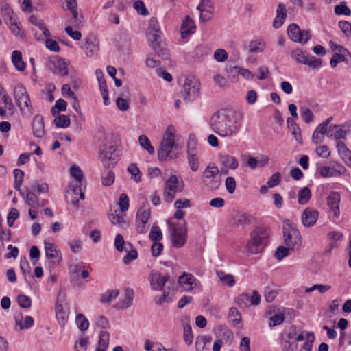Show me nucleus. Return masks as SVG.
<instances>
[{
	"label": "nucleus",
	"mask_w": 351,
	"mask_h": 351,
	"mask_svg": "<svg viewBox=\"0 0 351 351\" xmlns=\"http://www.w3.org/2000/svg\"><path fill=\"white\" fill-rule=\"evenodd\" d=\"M183 189L184 183L182 182L179 183L176 176H170L165 182L164 200L168 203L171 202L176 197V193L182 191Z\"/></svg>",
	"instance_id": "obj_10"
},
{
	"label": "nucleus",
	"mask_w": 351,
	"mask_h": 351,
	"mask_svg": "<svg viewBox=\"0 0 351 351\" xmlns=\"http://www.w3.org/2000/svg\"><path fill=\"white\" fill-rule=\"evenodd\" d=\"M110 335L108 331L102 330L99 333L98 346L108 348L109 345Z\"/></svg>",
	"instance_id": "obj_53"
},
{
	"label": "nucleus",
	"mask_w": 351,
	"mask_h": 351,
	"mask_svg": "<svg viewBox=\"0 0 351 351\" xmlns=\"http://www.w3.org/2000/svg\"><path fill=\"white\" fill-rule=\"evenodd\" d=\"M232 70H234L237 73L242 75L246 79H252L253 74L248 69H243L239 66H233V67H226L227 72H230Z\"/></svg>",
	"instance_id": "obj_50"
},
{
	"label": "nucleus",
	"mask_w": 351,
	"mask_h": 351,
	"mask_svg": "<svg viewBox=\"0 0 351 351\" xmlns=\"http://www.w3.org/2000/svg\"><path fill=\"white\" fill-rule=\"evenodd\" d=\"M199 93V83L195 77H186L184 80L181 95L186 102L197 98Z\"/></svg>",
	"instance_id": "obj_9"
},
{
	"label": "nucleus",
	"mask_w": 351,
	"mask_h": 351,
	"mask_svg": "<svg viewBox=\"0 0 351 351\" xmlns=\"http://www.w3.org/2000/svg\"><path fill=\"white\" fill-rule=\"evenodd\" d=\"M319 213L314 208L307 207L301 215L302 225L306 228L313 227L319 218Z\"/></svg>",
	"instance_id": "obj_14"
},
{
	"label": "nucleus",
	"mask_w": 351,
	"mask_h": 351,
	"mask_svg": "<svg viewBox=\"0 0 351 351\" xmlns=\"http://www.w3.org/2000/svg\"><path fill=\"white\" fill-rule=\"evenodd\" d=\"M89 343L88 338L84 337V333L81 335L79 341L75 343V349L76 351H86L87 346Z\"/></svg>",
	"instance_id": "obj_49"
},
{
	"label": "nucleus",
	"mask_w": 351,
	"mask_h": 351,
	"mask_svg": "<svg viewBox=\"0 0 351 351\" xmlns=\"http://www.w3.org/2000/svg\"><path fill=\"white\" fill-rule=\"evenodd\" d=\"M150 217L149 208L145 205L142 206L136 213V228L139 234H144L147 230V223Z\"/></svg>",
	"instance_id": "obj_13"
},
{
	"label": "nucleus",
	"mask_w": 351,
	"mask_h": 351,
	"mask_svg": "<svg viewBox=\"0 0 351 351\" xmlns=\"http://www.w3.org/2000/svg\"><path fill=\"white\" fill-rule=\"evenodd\" d=\"M14 189L16 191H20L21 186L23 181L24 172L19 169L14 170Z\"/></svg>",
	"instance_id": "obj_48"
},
{
	"label": "nucleus",
	"mask_w": 351,
	"mask_h": 351,
	"mask_svg": "<svg viewBox=\"0 0 351 351\" xmlns=\"http://www.w3.org/2000/svg\"><path fill=\"white\" fill-rule=\"evenodd\" d=\"M1 16L6 21L9 23L12 20L16 19L14 14V11L9 4H4L1 9Z\"/></svg>",
	"instance_id": "obj_36"
},
{
	"label": "nucleus",
	"mask_w": 351,
	"mask_h": 351,
	"mask_svg": "<svg viewBox=\"0 0 351 351\" xmlns=\"http://www.w3.org/2000/svg\"><path fill=\"white\" fill-rule=\"evenodd\" d=\"M249 293H242L235 299V303L241 308H245L250 306Z\"/></svg>",
	"instance_id": "obj_46"
},
{
	"label": "nucleus",
	"mask_w": 351,
	"mask_h": 351,
	"mask_svg": "<svg viewBox=\"0 0 351 351\" xmlns=\"http://www.w3.org/2000/svg\"><path fill=\"white\" fill-rule=\"evenodd\" d=\"M66 294L64 292H59L56 304V317L59 324L62 326L64 325L67 318L66 313L63 308V302L65 300Z\"/></svg>",
	"instance_id": "obj_17"
},
{
	"label": "nucleus",
	"mask_w": 351,
	"mask_h": 351,
	"mask_svg": "<svg viewBox=\"0 0 351 351\" xmlns=\"http://www.w3.org/2000/svg\"><path fill=\"white\" fill-rule=\"evenodd\" d=\"M130 40L125 34L119 36L117 40V47L123 53H128L129 51Z\"/></svg>",
	"instance_id": "obj_38"
},
{
	"label": "nucleus",
	"mask_w": 351,
	"mask_h": 351,
	"mask_svg": "<svg viewBox=\"0 0 351 351\" xmlns=\"http://www.w3.org/2000/svg\"><path fill=\"white\" fill-rule=\"evenodd\" d=\"M346 171V167L338 162L334 163L331 167H323L320 169L319 173L322 177L328 178L338 176Z\"/></svg>",
	"instance_id": "obj_15"
},
{
	"label": "nucleus",
	"mask_w": 351,
	"mask_h": 351,
	"mask_svg": "<svg viewBox=\"0 0 351 351\" xmlns=\"http://www.w3.org/2000/svg\"><path fill=\"white\" fill-rule=\"evenodd\" d=\"M290 250H291V249H289V247H285L283 245L278 246L275 252L274 257L278 261H281L289 255Z\"/></svg>",
	"instance_id": "obj_47"
},
{
	"label": "nucleus",
	"mask_w": 351,
	"mask_h": 351,
	"mask_svg": "<svg viewBox=\"0 0 351 351\" xmlns=\"http://www.w3.org/2000/svg\"><path fill=\"white\" fill-rule=\"evenodd\" d=\"M213 6L210 0H201L200 3L197 7V9L200 12H209L211 13Z\"/></svg>",
	"instance_id": "obj_57"
},
{
	"label": "nucleus",
	"mask_w": 351,
	"mask_h": 351,
	"mask_svg": "<svg viewBox=\"0 0 351 351\" xmlns=\"http://www.w3.org/2000/svg\"><path fill=\"white\" fill-rule=\"evenodd\" d=\"M243 114L232 108H222L210 118V126L220 136H232L239 132Z\"/></svg>",
	"instance_id": "obj_1"
},
{
	"label": "nucleus",
	"mask_w": 351,
	"mask_h": 351,
	"mask_svg": "<svg viewBox=\"0 0 351 351\" xmlns=\"http://www.w3.org/2000/svg\"><path fill=\"white\" fill-rule=\"evenodd\" d=\"M32 126L34 136L41 138L45 135V124L41 115L37 114L34 117Z\"/></svg>",
	"instance_id": "obj_23"
},
{
	"label": "nucleus",
	"mask_w": 351,
	"mask_h": 351,
	"mask_svg": "<svg viewBox=\"0 0 351 351\" xmlns=\"http://www.w3.org/2000/svg\"><path fill=\"white\" fill-rule=\"evenodd\" d=\"M70 173L71 176L75 179V182L82 183L84 179V174L78 166L75 165L71 166L70 168Z\"/></svg>",
	"instance_id": "obj_44"
},
{
	"label": "nucleus",
	"mask_w": 351,
	"mask_h": 351,
	"mask_svg": "<svg viewBox=\"0 0 351 351\" xmlns=\"http://www.w3.org/2000/svg\"><path fill=\"white\" fill-rule=\"evenodd\" d=\"M217 275L219 280L224 284H226L230 287H233L234 285L235 280L232 275L226 274L222 271H217Z\"/></svg>",
	"instance_id": "obj_40"
},
{
	"label": "nucleus",
	"mask_w": 351,
	"mask_h": 351,
	"mask_svg": "<svg viewBox=\"0 0 351 351\" xmlns=\"http://www.w3.org/2000/svg\"><path fill=\"white\" fill-rule=\"evenodd\" d=\"M346 56H344L343 53H335L330 59V66L335 68L338 63L347 61Z\"/></svg>",
	"instance_id": "obj_60"
},
{
	"label": "nucleus",
	"mask_w": 351,
	"mask_h": 351,
	"mask_svg": "<svg viewBox=\"0 0 351 351\" xmlns=\"http://www.w3.org/2000/svg\"><path fill=\"white\" fill-rule=\"evenodd\" d=\"M349 130L344 125H330L328 128L327 136H333L335 140L346 138Z\"/></svg>",
	"instance_id": "obj_21"
},
{
	"label": "nucleus",
	"mask_w": 351,
	"mask_h": 351,
	"mask_svg": "<svg viewBox=\"0 0 351 351\" xmlns=\"http://www.w3.org/2000/svg\"><path fill=\"white\" fill-rule=\"evenodd\" d=\"M169 276H162L158 272L152 274L150 285L154 290H162L165 285L169 280Z\"/></svg>",
	"instance_id": "obj_19"
},
{
	"label": "nucleus",
	"mask_w": 351,
	"mask_h": 351,
	"mask_svg": "<svg viewBox=\"0 0 351 351\" xmlns=\"http://www.w3.org/2000/svg\"><path fill=\"white\" fill-rule=\"evenodd\" d=\"M127 171L131 174V178L136 182H140L141 181V174L136 164L131 163L128 167Z\"/></svg>",
	"instance_id": "obj_39"
},
{
	"label": "nucleus",
	"mask_w": 351,
	"mask_h": 351,
	"mask_svg": "<svg viewBox=\"0 0 351 351\" xmlns=\"http://www.w3.org/2000/svg\"><path fill=\"white\" fill-rule=\"evenodd\" d=\"M76 323L82 331L86 330L89 327V322L82 314H78L76 316Z\"/></svg>",
	"instance_id": "obj_55"
},
{
	"label": "nucleus",
	"mask_w": 351,
	"mask_h": 351,
	"mask_svg": "<svg viewBox=\"0 0 351 351\" xmlns=\"http://www.w3.org/2000/svg\"><path fill=\"white\" fill-rule=\"evenodd\" d=\"M219 161L223 165L230 169H236L239 167L237 160L232 156L224 154L219 156Z\"/></svg>",
	"instance_id": "obj_29"
},
{
	"label": "nucleus",
	"mask_w": 351,
	"mask_h": 351,
	"mask_svg": "<svg viewBox=\"0 0 351 351\" xmlns=\"http://www.w3.org/2000/svg\"><path fill=\"white\" fill-rule=\"evenodd\" d=\"M179 284L183 289L189 291H191L194 286L196 285L195 278L191 274L184 272L178 278Z\"/></svg>",
	"instance_id": "obj_25"
},
{
	"label": "nucleus",
	"mask_w": 351,
	"mask_h": 351,
	"mask_svg": "<svg viewBox=\"0 0 351 351\" xmlns=\"http://www.w3.org/2000/svg\"><path fill=\"white\" fill-rule=\"evenodd\" d=\"M193 339L192 328L190 325L186 324L184 327V340L187 345L192 343Z\"/></svg>",
	"instance_id": "obj_61"
},
{
	"label": "nucleus",
	"mask_w": 351,
	"mask_h": 351,
	"mask_svg": "<svg viewBox=\"0 0 351 351\" xmlns=\"http://www.w3.org/2000/svg\"><path fill=\"white\" fill-rule=\"evenodd\" d=\"M149 237V239L154 242L160 240L162 238V234L160 228L157 226H153L151 228Z\"/></svg>",
	"instance_id": "obj_56"
},
{
	"label": "nucleus",
	"mask_w": 351,
	"mask_h": 351,
	"mask_svg": "<svg viewBox=\"0 0 351 351\" xmlns=\"http://www.w3.org/2000/svg\"><path fill=\"white\" fill-rule=\"evenodd\" d=\"M134 297V291L130 288L125 289L124 291V298L120 300L115 304V307L119 309H125L129 308L132 304Z\"/></svg>",
	"instance_id": "obj_24"
},
{
	"label": "nucleus",
	"mask_w": 351,
	"mask_h": 351,
	"mask_svg": "<svg viewBox=\"0 0 351 351\" xmlns=\"http://www.w3.org/2000/svg\"><path fill=\"white\" fill-rule=\"evenodd\" d=\"M307 341L304 343L302 350L300 351H311L313 346V343L315 339L313 332H310L306 336Z\"/></svg>",
	"instance_id": "obj_63"
},
{
	"label": "nucleus",
	"mask_w": 351,
	"mask_h": 351,
	"mask_svg": "<svg viewBox=\"0 0 351 351\" xmlns=\"http://www.w3.org/2000/svg\"><path fill=\"white\" fill-rule=\"evenodd\" d=\"M195 28V25L194 21L190 18L189 16H186L181 27L182 36L184 37L186 35L193 33V30Z\"/></svg>",
	"instance_id": "obj_30"
},
{
	"label": "nucleus",
	"mask_w": 351,
	"mask_h": 351,
	"mask_svg": "<svg viewBox=\"0 0 351 351\" xmlns=\"http://www.w3.org/2000/svg\"><path fill=\"white\" fill-rule=\"evenodd\" d=\"M119 293L118 289L108 291L106 293L103 294L101 298V302L102 303H109L113 299L116 298Z\"/></svg>",
	"instance_id": "obj_52"
},
{
	"label": "nucleus",
	"mask_w": 351,
	"mask_h": 351,
	"mask_svg": "<svg viewBox=\"0 0 351 351\" xmlns=\"http://www.w3.org/2000/svg\"><path fill=\"white\" fill-rule=\"evenodd\" d=\"M335 13L337 15L350 16L351 14V10L346 5V3L342 1L339 5H337L335 7Z\"/></svg>",
	"instance_id": "obj_51"
},
{
	"label": "nucleus",
	"mask_w": 351,
	"mask_h": 351,
	"mask_svg": "<svg viewBox=\"0 0 351 351\" xmlns=\"http://www.w3.org/2000/svg\"><path fill=\"white\" fill-rule=\"evenodd\" d=\"M87 56H93L97 53L98 50L97 45L90 38H86L84 45L82 46Z\"/></svg>",
	"instance_id": "obj_32"
},
{
	"label": "nucleus",
	"mask_w": 351,
	"mask_h": 351,
	"mask_svg": "<svg viewBox=\"0 0 351 351\" xmlns=\"http://www.w3.org/2000/svg\"><path fill=\"white\" fill-rule=\"evenodd\" d=\"M301 116L304 119L305 123H309L313 121L314 115L311 110L308 108H301Z\"/></svg>",
	"instance_id": "obj_62"
},
{
	"label": "nucleus",
	"mask_w": 351,
	"mask_h": 351,
	"mask_svg": "<svg viewBox=\"0 0 351 351\" xmlns=\"http://www.w3.org/2000/svg\"><path fill=\"white\" fill-rule=\"evenodd\" d=\"M228 319L229 322L232 323L234 326H237L241 322V314L234 307L230 308Z\"/></svg>",
	"instance_id": "obj_33"
},
{
	"label": "nucleus",
	"mask_w": 351,
	"mask_h": 351,
	"mask_svg": "<svg viewBox=\"0 0 351 351\" xmlns=\"http://www.w3.org/2000/svg\"><path fill=\"white\" fill-rule=\"evenodd\" d=\"M14 96L15 101L22 113L32 114L33 107L29 96L26 91L25 87L22 84H18L14 87Z\"/></svg>",
	"instance_id": "obj_6"
},
{
	"label": "nucleus",
	"mask_w": 351,
	"mask_h": 351,
	"mask_svg": "<svg viewBox=\"0 0 351 351\" xmlns=\"http://www.w3.org/2000/svg\"><path fill=\"white\" fill-rule=\"evenodd\" d=\"M188 155V162L192 171L195 172L199 169V158L197 156V153H189Z\"/></svg>",
	"instance_id": "obj_43"
},
{
	"label": "nucleus",
	"mask_w": 351,
	"mask_h": 351,
	"mask_svg": "<svg viewBox=\"0 0 351 351\" xmlns=\"http://www.w3.org/2000/svg\"><path fill=\"white\" fill-rule=\"evenodd\" d=\"M48 66L54 73L62 76L68 75L67 64L62 58H54L51 59L49 62Z\"/></svg>",
	"instance_id": "obj_16"
},
{
	"label": "nucleus",
	"mask_w": 351,
	"mask_h": 351,
	"mask_svg": "<svg viewBox=\"0 0 351 351\" xmlns=\"http://www.w3.org/2000/svg\"><path fill=\"white\" fill-rule=\"evenodd\" d=\"M253 219L254 218L247 213L239 214L234 218L233 226L237 230H243L247 226H249L252 223Z\"/></svg>",
	"instance_id": "obj_22"
},
{
	"label": "nucleus",
	"mask_w": 351,
	"mask_h": 351,
	"mask_svg": "<svg viewBox=\"0 0 351 351\" xmlns=\"http://www.w3.org/2000/svg\"><path fill=\"white\" fill-rule=\"evenodd\" d=\"M291 56L298 62L304 64L313 69H318L322 66V61L312 56L306 54L305 51L295 49L291 51Z\"/></svg>",
	"instance_id": "obj_11"
},
{
	"label": "nucleus",
	"mask_w": 351,
	"mask_h": 351,
	"mask_svg": "<svg viewBox=\"0 0 351 351\" xmlns=\"http://www.w3.org/2000/svg\"><path fill=\"white\" fill-rule=\"evenodd\" d=\"M19 305L23 308H29L31 306L32 300L27 295L21 294L17 298Z\"/></svg>",
	"instance_id": "obj_58"
},
{
	"label": "nucleus",
	"mask_w": 351,
	"mask_h": 351,
	"mask_svg": "<svg viewBox=\"0 0 351 351\" xmlns=\"http://www.w3.org/2000/svg\"><path fill=\"white\" fill-rule=\"evenodd\" d=\"M216 335L217 338L219 339H221V341H228L231 337H232V332L225 325H220L217 327Z\"/></svg>",
	"instance_id": "obj_35"
},
{
	"label": "nucleus",
	"mask_w": 351,
	"mask_h": 351,
	"mask_svg": "<svg viewBox=\"0 0 351 351\" xmlns=\"http://www.w3.org/2000/svg\"><path fill=\"white\" fill-rule=\"evenodd\" d=\"M64 1L66 4V10L72 13L73 19L76 21L78 17L76 0H64Z\"/></svg>",
	"instance_id": "obj_54"
},
{
	"label": "nucleus",
	"mask_w": 351,
	"mask_h": 351,
	"mask_svg": "<svg viewBox=\"0 0 351 351\" xmlns=\"http://www.w3.org/2000/svg\"><path fill=\"white\" fill-rule=\"evenodd\" d=\"M250 239L247 243L248 251L252 254L261 252L267 245L269 230L264 226H256L250 233Z\"/></svg>",
	"instance_id": "obj_2"
},
{
	"label": "nucleus",
	"mask_w": 351,
	"mask_h": 351,
	"mask_svg": "<svg viewBox=\"0 0 351 351\" xmlns=\"http://www.w3.org/2000/svg\"><path fill=\"white\" fill-rule=\"evenodd\" d=\"M119 205L121 212H125L129 208V198L125 193H121L119 196Z\"/></svg>",
	"instance_id": "obj_59"
},
{
	"label": "nucleus",
	"mask_w": 351,
	"mask_h": 351,
	"mask_svg": "<svg viewBox=\"0 0 351 351\" xmlns=\"http://www.w3.org/2000/svg\"><path fill=\"white\" fill-rule=\"evenodd\" d=\"M339 27L341 28L343 34L349 37L351 36V23L346 21L339 22Z\"/></svg>",
	"instance_id": "obj_64"
},
{
	"label": "nucleus",
	"mask_w": 351,
	"mask_h": 351,
	"mask_svg": "<svg viewBox=\"0 0 351 351\" xmlns=\"http://www.w3.org/2000/svg\"><path fill=\"white\" fill-rule=\"evenodd\" d=\"M45 254L47 259L52 260L51 262L54 265L59 264L62 258L61 252L57 250L53 243L45 242Z\"/></svg>",
	"instance_id": "obj_18"
},
{
	"label": "nucleus",
	"mask_w": 351,
	"mask_h": 351,
	"mask_svg": "<svg viewBox=\"0 0 351 351\" xmlns=\"http://www.w3.org/2000/svg\"><path fill=\"white\" fill-rule=\"evenodd\" d=\"M171 239L174 247H182L186 241L187 229L184 223H170Z\"/></svg>",
	"instance_id": "obj_7"
},
{
	"label": "nucleus",
	"mask_w": 351,
	"mask_h": 351,
	"mask_svg": "<svg viewBox=\"0 0 351 351\" xmlns=\"http://www.w3.org/2000/svg\"><path fill=\"white\" fill-rule=\"evenodd\" d=\"M129 245V248L125 247V251L127 252L126 256L123 258V263L125 265L129 264L132 261L136 259L138 256V253L136 250L132 249V245L130 243H127Z\"/></svg>",
	"instance_id": "obj_37"
},
{
	"label": "nucleus",
	"mask_w": 351,
	"mask_h": 351,
	"mask_svg": "<svg viewBox=\"0 0 351 351\" xmlns=\"http://www.w3.org/2000/svg\"><path fill=\"white\" fill-rule=\"evenodd\" d=\"M22 315L15 316V322L21 330L30 328L34 324V319L31 316H26L24 322L22 323Z\"/></svg>",
	"instance_id": "obj_34"
},
{
	"label": "nucleus",
	"mask_w": 351,
	"mask_h": 351,
	"mask_svg": "<svg viewBox=\"0 0 351 351\" xmlns=\"http://www.w3.org/2000/svg\"><path fill=\"white\" fill-rule=\"evenodd\" d=\"M12 62L19 71H24L26 69V63L23 60L22 53L18 50L12 52Z\"/></svg>",
	"instance_id": "obj_28"
},
{
	"label": "nucleus",
	"mask_w": 351,
	"mask_h": 351,
	"mask_svg": "<svg viewBox=\"0 0 351 351\" xmlns=\"http://www.w3.org/2000/svg\"><path fill=\"white\" fill-rule=\"evenodd\" d=\"M53 122L57 128H68L71 123L69 117L66 115H58L56 117Z\"/></svg>",
	"instance_id": "obj_41"
},
{
	"label": "nucleus",
	"mask_w": 351,
	"mask_h": 351,
	"mask_svg": "<svg viewBox=\"0 0 351 351\" xmlns=\"http://www.w3.org/2000/svg\"><path fill=\"white\" fill-rule=\"evenodd\" d=\"M312 196L311 191L308 187L305 186L301 189L298 193V202L300 205L306 204Z\"/></svg>",
	"instance_id": "obj_31"
},
{
	"label": "nucleus",
	"mask_w": 351,
	"mask_h": 351,
	"mask_svg": "<svg viewBox=\"0 0 351 351\" xmlns=\"http://www.w3.org/2000/svg\"><path fill=\"white\" fill-rule=\"evenodd\" d=\"M219 170L215 165H208L202 173V182L210 190L218 189L221 184V178H218Z\"/></svg>",
	"instance_id": "obj_8"
},
{
	"label": "nucleus",
	"mask_w": 351,
	"mask_h": 351,
	"mask_svg": "<svg viewBox=\"0 0 351 351\" xmlns=\"http://www.w3.org/2000/svg\"><path fill=\"white\" fill-rule=\"evenodd\" d=\"M287 34L293 42L306 43L311 38V34L308 30H301L299 26L295 23L289 25Z\"/></svg>",
	"instance_id": "obj_12"
},
{
	"label": "nucleus",
	"mask_w": 351,
	"mask_h": 351,
	"mask_svg": "<svg viewBox=\"0 0 351 351\" xmlns=\"http://www.w3.org/2000/svg\"><path fill=\"white\" fill-rule=\"evenodd\" d=\"M285 243L292 251L298 250L302 245V237L300 231L291 226L290 221H285L283 227Z\"/></svg>",
	"instance_id": "obj_5"
},
{
	"label": "nucleus",
	"mask_w": 351,
	"mask_h": 351,
	"mask_svg": "<svg viewBox=\"0 0 351 351\" xmlns=\"http://www.w3.org/2000/svg\"><path fill=\"white\" fill-rule=\"evenodd\" d=\"M281 345L283 351H296L298 349V344L295 341L285 339V337H282Z\"/></svg>",
	"instance_id": "obj_45"
},
{
	"label": "nucleus",
	"mask_w": 351,
	"mask_h": 351,
	"mask_svg": "<svg viewBox=\"0 0 351 351\" xmlns=\"http://www.w3.org/2000/svg\"><path fill=\"white\" fill-rule=\"evenodd\" d=\"M100 156L104 167H114L119 160V154L116 146L112 143V135H107L100 147Z\"/></svg>",
	"instance_id": "obj_4"
},
{
	"label": "nucleus",
	"mask_w": 351,
	"mask_h": 351,
	"mask_svg": "<svg viewBox=\"0 0 351 351\" xmlns=\"http://www.w3.org/2000/svg\"><path fill=\"white\" fill-rule=\"evenodd\" d=\"M287 17V10L285 5L280 3L278 4L276 10V17L273 22V26L274 28H279L283 24L284 20Z\"/></svg>",
	"instance_id": "obj_27"
},
{
	"label": "nucleus",
	"mask_w": 351,
	"mask_h": 351,
	"mask_svg": "<svg viewBox=\"0 0 351 351\" xmlns=\"http://www.w3.org/2000/svg\"><path fill=\"white\" fill-rule=\"evenodd\" d=\"M138 141L140 145L145 149H146L149 154H152L154 153V148L151 145L150 141L145 135H141L138 137Z\"/></svg>",
	"instance_id": "obj_42"
},
{
	"label": "nucleus",
	"mask_w": 351,
	"mask_h": 351,
	"mask_svg": "<svg viewBox=\"0 0 351 351\" xmlns=\"http://www.w3.org/2000/svg\"><path fill=\"white\" fill-rule=\"evenodd\" d=\"M341 199L340 194L338 192H332L327 197V204L330 210L334 213L335 217H339V202Z\"/></svg>",
	"instance_id": "obj_20"
},
{
	"label": "nucleus",
	"mask_w": 351,
	"mask_h": 351,
	"mask_svg": "<svg viewBox=\"0 0 351 351\" xmlns=\"http://www.w3.org/2000/svg\"><path fill=\"white\" fill-rule=\"evenodd\" d=\"M125 215L118 213L116 210L108 215L110 222L118 228L126 229L129 227V222L124 219Z\"/></svg>",
	"instance_id": "obj_26"
},
{
	"label": "nucleus",
	"mask_w": 351,
	"mask_h": 351,
	"mask_svg": "<svg viewBox=\"0 0 351 351\" xmlns=\"http://www.w3.org/2000/svg\"><path fill=\"white\" fill-rule=\"evenodd\" d=\"M175 128L173 125H169L157 151L158 158L160 161H164L168 157L170 158L178 157V154L170 155L173 147L175 149H177V145L175 143Z\"/></svg>",
	"instance_id": "obj_3"
}]
</instances>
